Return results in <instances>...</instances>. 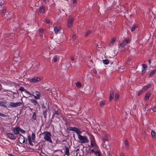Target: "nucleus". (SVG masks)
<instances>
[{"mask_svg":"<svg viewBox=\"0 0 156 156\" xmlns=\"http://www.w3.org/2000/svg\"><path fill=\"white\" fill-rule=\"evenodd\" d=\"M125 144L126 145V147L128 148L129 147V143L127 140H126L125 141Z\"/></svg>","mask_w":156,"mask_h":156,"instance_id":"nucleus-32","label":"nucleus"},{"mask_svg":"<svg viewBox=\"0 0 156 156\" xmlns=\"http://www.w3.org/2000/svg\"><path fill=\"white\" fill-rule=\"evenodd\" d=\"M44 2L45 3L48 2H49V0H43Z\"/></svg>","mask_w":156,"mask_h":156,"instance_id":"nucleus-55","label":"nucleus"},{"mask_svg":"<svg viewBox=\"0 0 156 156\" xmlns=\"http://www.w3.org/2000/svg\"><path fill=\"white\" fill-rule=\"evenodd\" d=\"M130 40L129 38H127L124 40L120 44V46L121 47H123L128 43H129Z\"/></svg>","mask_w":156,"mask_h":156,"instance_id":"nucleus-7","label":"nucleus"},{"mask_svg":"<svg viewBox=\"0 0 156 156\" xmlns=\"http://www.w3.org/2000/svg\"><path fill=\"white\" fill-rule=\"evenodd\" d=\"M39 12L42 14L45 12V7L43 5H41L39 8Z\"/></svg>","mask_w":156,"mask_h":156,"instance_id":"nucleus-10","label":"nucleus"},{"mask_svg":"<svg viewBox=\"0 0 156 156\" xmlns=\"http://www.w3.org/2000/svg\"><path fill=\"white\" fill-rule=\"evenodd\" d=\"M42 134L44 135V138L47 141H49L50 143H52V141L50 136H51V133L48 131H44Z\"/></svg>","mask_w":156,"mask_h":156,"instance_id":"nucleus-1","label":"nucleus"},{"mask_svg":"<svg viewBox=\"0 0 156 156\" xmlns=\"http://www.w3.org/2000/svg\"><path fill=\"white\" fill-rule=\"evenodd\" d=\"M37 118V114L36 112H34L33 113V116L32 117V119L34 120H35Z\"/></svg>","mask_w":156,"mask_h":156,"instance_id":"nucleus-27","label":"nucleus"},{"mask_svg":"<svg viewBox=\"0 0 156 156\" xmlns=\"http://www.w3.org/2000/svg\"><path fill=\"white\" fill-rule=\"evenodd\" d=\"M3 2H1L0 3V5H2V4H3Z\"/></svg>","mask_w":156,"mask_h":156,"instance_id":"nucleus-60","label":"nucleus"},{"mask_svg":"<svg viewBox=\"0 0 156 156\" xmlns=\"http://www.w3.org/2000/svg\"><path fill=\"white\" fill-rule=\"evenodd\" d=\"M121 156H124V155H121Z\"/></svg>","mask_w":156,"mask_h":156,"instance_id":"nucleus-64","label":"nucleus"},{"mask_svg":"<svg viewBox=\"0 0 156 156\" xmlns=\"http://www.w3.org/2000/svg\"><path fill=\"white\" fill-rule=\"evenodd\" d=\"M9 155L10 156H14L12 154H9Z\"/></svg>","mask_w":156,"mask_h":156,"instance_id":"nucleus-58","label":"nucleus"},{"mask_svg":"<svg viewBox=\"0 0 156 156\" xmlns=\"http://www.w3.org/2000/svg\"><path fill=\"white\" fill-rule=\"evenodd\" d=\"M90 144L91 146L92 147H93L95 145L96 143H95V141H94L91 140L90 141Z\"/></svg>","mask_w":156,"mask_h":156,"instance_id":"nucleus-34","label":"nucleus"},{"mask_svg":"<svg viewBox=\"0 0 156 156\" xmlns=\"http://www.w3.org/2000/svg\"><path fill=\"white\" fill-rule=\"evenodd\" d=\"M78 138L81 143H87L89 142L87 138L85 136H82L80 134H79Z\"/></svg>","mask_w":156,"mask_h":156,"instance_id":"nucleus-4","label":"nucleus"},{"mask_svg":"<svg viewBox=\"0 0 156 156\" xmlns=\"http://www.w3.org/2000/svg\"><path fill=\"white\" fill-rule=\"evenodd\" d=\"M148 88V87L146 86H145L142 89V91H146Z\"/></svg>","mask_w":156,"mask_h":156,"instance_id":"nucleus-46","label":"nucleus"},{"mask_svg":"<svg viewBox=\"0 0 156 156\" xmlns=\"http://www.w3.org/2000/svg\"><path fill=\"white\" fill-rule=\"evenodd\" d=\"M28 142H29V144L30 145H31V146H33L34 145V144H33L32 143V140H30V141H29Z\"/></svg>","mask_w":156,"mask_h":156,"instance_id":"nucleus-48","label":"nucleus"},{"mask_svg":"<svg viewBox=\"0 0 156 156\" xmlns=\"http://www.w3.org/2000/svg\"><path fill=\"white\" fill-rule=\"evenodd\" d=\"M20 127L19 126L16 127L14 128L13 129V133L17 135L20 134Z\"/></svg>","mask_w":156,"mask_h":156,"instance_id":"nucleus-11","label":"nucleus"},{"mask_svg":"<svg viewBox=\"0 0 156 156\" xmlns=\"http://www.w3.org/2000/svg\"><path fill=\"white\" fill-rule=\"evenodd\" d=\"M31 101L32 103L34 104V105L35 106L37 104H38L37 101L35 99H31Z\"/></svg>","mask_w":156,"mask_h":156,"instance_id":"nucleus-26","label":"nucleus"},{"mask_svg":"<svg viewBox=\"0 0 156 156\" xmlns=\"http://www.w3.org/2000/svg\"><path fill=\"white\" fill-rule=\"evenodd\" d=\"M137 27V26L136 25H133L131 28V31L132 32H133L134 30Z\"/></svg>","mask_w":156,"mask_h":156,"instance_id":"nucleus-30","label":"nucleus"},{"mask_svg":"<svg viewBox=\"0 0 156 156\" xmlns=\"http://www.w3.org/2000/svg\"><path fill=\"white\" fill-rule=\"evenodd\" d=\"M116 39L114 37L112 38L109 44V45L112 46L113 44L115 42V41Z\"/></svg>","mask_w":156,"mask_h":156,"instance_id":"nucleus-20","label":"nucleus"},{"mask_svg":"<svg viewBox=\"0 0 156 156\" xmlns=\"http://www.w3.org/2000/svg\"><path fill=\"white\" fill-rule=\"evenodd\" d=\"M94 154L95 156H101V154L100 150H98L96 151H95Z\"/></svg>","mask_w":156,"mask_h":156,"instance_id":"nucleus-18","label":"nucleus"},{"mask_svg":"<svg viewBox=\"0 0 156 156\" xmlns=\"http://www.w3.org/2000/svg\"><path fill=\"white\" fill-rule=\"evenodd\" d=\"M142 93V90H140L138 93V96H140L141 94Z\"/></svg>","mask_w":156,"mask_h":156,"instance_id":"nucleus-51","label":"nucleus"},{"mask_svg":"<svg viewBox=\"0 0 156 156\" xmlns=\"http://www.w3.org/2000/svg\"><path fill=\"white\" fill-rule=\"evenodd\" d=\"M35 144H37V141H35V140H34V141H32Z\"/></svg>","mask_w":156,"mask_h":156,"instance_id":"nucleus-57","label":"nucleus"},{"mask_svg":"<svg viewBox=\"0 0 156 156\" xmlns=\"http://www.w3.org/2000/svg\"><path fill=\"white\" fill-rule=\"evenodd\" d=\"M150 95L151 94L150 93H147L145 96V99L146 100H148Z\"/></svg>","mask_w":156,"mask_h":156,"instance_id":"nucleus-25","label":"nucleus"},{"mask_svg":"<svg viewBox=\"0 0 156 156\" xmlns=\"http://www.w3.org/2000/svg\"><path fill=\"white\" fill-rule=\"evenodd\" d=\"M20 131L23 134H25V133H26V132L25 131V130L23 129H22L20 127Z\"/></svg>","mask_w":156,"mask_h":156,"instance_id":"nucleus-41","label":"nucleus"},{"mask_svg":"<svg viewBox=\"0 0 156 156\" xmlns=\"http://www.w3.org/2000/svg\"><path fill=\"white\" fill-rule=\"evenodd\" d=\"M19 90L20 91L24 92H25L26 90L25 89L24 87H20V88L19 89Z\"/></svg>","mask_w":156,"mask_h":156,"instance_id":"nucleus-39","label":"nucleus"},{"mask_svg":"<svg viewBox=\"0 0 156 156\" xmlns=\"http://www.w3.org/2000/svg\"><path fill=\"white\" fill-rule=\"evenodd\" d=\"M60 30V27H54V30L55 33L56 34Z\"/></svg>","mask_w":156,"mask_h":156,"instance_id":"nucleus-21","label":"nucleus"},{"mask_svg":"<svg viewBox=\"0 0 156 156\" xmlns=\"http://www.w3.org/2000/svg\"><path fill=\"white\" fill-rule=\"evenodd\" d=\"M65 154L68 156L69 155V149L68 147L66 146H65Z\"/></svg>","mask_w":156,"mask_h":156,"instance_id":"nucleus-15","label":"nucleus"},{"mask_svg":"<svg viewBox=\"0 0 156 156\" xmlns=\"http://www.w3.org/2000/svg\"><path fill=\"white\" fill-rule=\"evenodd\" d=\"M36 95H34L33 96L34 97V99H40L41 97V94L38 91H36L35 92Z\"/></svg>","mask_w":156,"mask_h":156,"instance_id":"nucleus-13","label":"nucleus"},{"mask_svg":"<svg viewBox=\"0 0 156 156\" xmlns=\"http://www.w3.org/2000/svg\"><path fill=\"white\" fill-rule=\"evenodd\" d=\"M114 91L113 89H112L111 90L110 93V95L109 100L110 101L112 100V99H113V98L114 97Z\"/></svg>","mask_w":156,"mask_h":156,"instance_id":"nucleus-16","label":"nucleus"},{"mask_svg":"<svg viewBox=\"0 0 156 156\" xmlns=\"http://www.w3.org/2000/svg\"><path fill=\"white\" fill-rule=\"evenodd\" d=\"M106 103L105 101H101L100 103V107L101 108H102L103 107L104 105H105Z\"/></svg>","mask_w":156,"mask_h":156,"instance_id":"nucleus-28","label":"nucleus"},{"mask_svg":"<svg viewBox=\"0 0 156 156\" xmlns=\"http://www.w3.org/2000/svg\"><path fill=\"white\" fill-rule=\"evenodd\" d=\"M76 86L78 88H80L81 87V84L80 82H77L76 83Z\"/></svg>","mask_w":156,"mask_h":156,"instance_id":"nucleus-33","label":"nucleus"},{"mask_svg":"<svg viewBox=\"0 0 156 156\" xmlns=\"http://www.w3.org/2000/svg\"><path fill=\"white\" fill-rule=\"evenodd\" d=\"M53 111H54L52 117L55 116V115L59 116L61 115V110L58 108L57 106L54 105L53 106Z\"/></svg>","mask_w":156,"mask_h":156,"instance_id":"nucleus-3","label":"nucleus"},{"mask_svg":"<svg viewBox=\"0 0 156 156\" xmlns=\"http://www.w3.org/2000/svg\"><path fill=\"white\" fill-rule=\"evenodd\" d=\"M53 60L54 62H57V56L56 55L55 56L53 57Z\"/></svg>","mask_w":156,"mask_h":156,"instance_id":"nucleus-45","label":"nucleus"},{"mask_svg":"<svg viewBox=\"0 0 156 156\" xmlns=\"http://www.w3.org/2000/svg\"><path fill=\"white\" fill-rule=\"evenodd\" d=\"M22 105V103L18 102L17 103L10 102V105L12 107H16L18 106H19Z\"/></svg>","mask_w":156,"mask_h":156,"instance_id":"nucleus-8","label":"nucleus"},{"mask_svg":"<svg viewBox=\"0 0 156 156\" xmlns=\"http://www.w3.org/2000/svg\"><path fill=\"white\" fill-rule=\"evenodd\" d=\"M146 86L148 87V88L149 87H151V85L150 84H148V85H147Z\"/></svg>","mask_w":156,"mask_h":156,"instance_id":"nucleus-54","label":"nucleus"},{"mask_svg":"<svg viewBox=\"0 0 156 156\" xmlns=\"http://www.w3.org/2000/svg\"><path fill=\"white\" fill-rule=\"evenodd\" d=\"M79 149L78 148V149H76V151H79Z\"/></svg>","mask_w":156,"mask_h":156,"instance_id":"nucleus-62","label":"nucleus"},{"mask_svg":"<svg viewBox=\"0 0 156 156\" xmlns=\"http://www.w3.org/2000/svg\"><path fill=\"white\" fill-rule=\"evenodd\" d=\"M31 138L32 141H34L35 140V134L33 133H32Z\"/></svg>","mask_w":156,"mask_h":156,"instance_id":"nucleus-29","label":"nucleus"},{"mask_svg":"<svg viewBox=\"0 0 156 156\" xmlns=\"http://www.w3.org/2000/svg\"><path fill=\"white\" fill-rule=\"evenodd\" d=\"M142 66L143 68V69L142 70V74L143 75L146 71V70L147 68V66L145 64H143L142 65Z\"/></svg>","mask_w":156,"mask_h":156,"instance_id":"nucleus-14","label":"nucleus"},{"mask_svg":"<svg viewBox=\"0 0 156 156\" xmlns=\"http://www.w3.org/2000/svg\"><path fill=\"white\" fill-rule=\"evenodd\" d=\"M156 72V69L153 70L152 71H151V73L149 75V77H151L152 76H153L155 74V73Z\"/></svg>","mask_w":156,"mask_h":156,"instance_id":"nucleus-22","label":"nucleus"},{"mask_svg":"<svg viewBox=\"0 0 156 156\" xmlns=\"http://www.w3.org/2000/svg\"><path fill=\"white\" fill-rule=\"evenodd\" d=\"M7 137L11 140H15V138L14 134L7 133L6 134Z\"/></svg>","mask_w":156,"mask_h":156,"instance_id":"nucleus-12","label":"nucleus"},{"mask_svg":"<svg viewBox=\"0 0 156 156\" xmlns=\"http://www.w3.org/2000/svg\"><path fill=\"white\" fill-rule=\"evenodd\" d=\"M27 138L28 141L32 140L30 135L29 134L27 135Z\"/></svg>","mask_w":156,"mask_h":156,"instance_id":"nucleus-44","label":"nucleus"},{"mask_svg":"<svg viewBox=\"0 0 156 156\" xmlns=\"http://www.w3.org/2000/svg\"><path fill=\"white\" fill-rule=\"evenodd\" d=\"M151 134L153 137L156 136V133L154 130L152 131Z\"/></svg>","mask_w":156,"mask_h":156,"instance_id":"nucleus-36","label":"nucleus"},{"mask_svg":"<svg viewBox=\"0 0 156 156\" xmlns=\"http://www.w3.org/2000/svg\"><path fill=\"white\" fill-rule=\"evenodd\" d=\"M119 98V95L117 94L116 93L115 95V99L116 101H117Z\"/></svg>","mask_w":156,"mask_h":156,"instance_id":"nucleus-40","label":"nucleus"},{"mask_svg":"<svg viewBox=\"0 0 156 156\" xmlns=\"http://www.w3.org/2000/svg\"><path fill=\"white\" fill-rule=\"evenodd\" d=\"M18 135L19 136L17 137V139L20 143L26 144L27 143V139L25 138L23 135L21 134H20Z\"/></svg>","mask_w":156,"mask_h":156,"instance_id":"nucleus-2","label":"nucleus"},{"mask_svg":"<svg viewBox=\"0 0 156 156\" xmlns=\"http://www.w3.org/2000/svg\"><path fill=\"white\" fill-rule=\"evenodd\" d=\"M6 11V8H4L3 9L2 11L1 12V14L2 15L4 14Z\"/></svg>","mask_w":156,"mask_h":156,"instance_id":"nucleus-38","label":"nucleus"},{"mask_svg":"<svg viewBox=\"0 0 156 156\" xmlns=\"http://www.w3.org/2000/svg\"><path fill=\"white\" fill-rule=\"evenodd\" d=\"M73 4L74 5H76L77 4V0H72Z\"/></svg>","mask_w":156,"mask_h":156,"instance_id":"nucleus-43","label":"nucleus"},{"mask_svg":"<svg viewBox=\"0 0 156 156\" xmlns=\"http://www.w3.org/2000/svg\"><path fill=\"white\" fill-rule=\"evenodd\" d=\"M148 62L149 63V65H150L151 63V60L150 59L148 60Z\"/></svg>","mask_w":156,"mask_h":156,"instance_id":"nucleus-59","label":"nucleus"},{"mask_svg":"<svg viewBox=\"0 0 156 156\" xmlns=\"http://www.w3.org/2000/svg\"><path fill=\"white\" fill-rule=\"evenodd\" d=\"M48 111H43V114L44 116V117L45 119H46L47 117V112Z\"/></svg>","mask_w":156,"mask_h":156,"instance_id":"nucleus-31","label":"nucleus"},{"mask_svg":"<svg viewBox=\"0 0 156 156\" xmlns=\"http://www.w3.org/2000/svg\"><path fill=\"white\" fill-rule=\"evenodd\" d=\"M70 58L71 60L73 61L74 60V57L73 56H71L70 57Z\"/></svg>","mask_w":156,"mask_h":156,"instance_id":"nucleus-50","label":"nucleus"},{"mask_svg":"<svg viewBox=\"0 0 156 156\" xmlns=\"http://www.w3.org/2000/svg\"><path fill=\"white\" fill-rule=\"evenodd\" d=\"M45 22L47 23H50V21L48 20H45Z\"/></svg>","mask_w":156,"mask_h":156,"instance_id":"nucleus-52","label":"nucleus"},{"mask_svg":"<svg viewBox=\"0 0 156 156\" xmlns=\"http://www.w3.org/2000/svg\"><path fill=\"white\" fill-rule=\"evenodd\" d=\"M72 38L73 40H74L76 38V36L75 35H73L72 36Z\"/></svg>","mask_w":156,"mask_h":156,"instance_id":"nucleus-53","label":"nucleus"},{"mask_svg":"<svg viewBox=\"0 0 156 156\" xmlns=\"http://www.w3.org/2000/svg\"><path fill=\"white\" fill-rule=\"evenodd\" d=\"M95 152V151H94V149H91V150L90 151V154H91V153H94Z\"/></svg>","mask_w":156,"mask_h":156,"instance_id":"nucleus-49","label":"nucleus"},{"mask_svg":"<svg viewBox=\"0 0 156 156\" xmlns=\"http://www.w3.org/2000/svg\"><path fill=\"white\" fill-rule=\"evenodd\" d=\"M91 33V31L88 30L86 32V33L85 35V37H87L89 34Z\"/></svg>","mask_w":156,"mask_h":156,"instance_id":"nucleus-37","label":"nucleus"},{"mask_svg":"<svg viewBox=\"0 0 156 156\" xmlns=\"http://www.w3.org/2000/svg\"><path fill=\"white\" fill-rule=\"evenodd\" d=\"M0 116L3 117H6L7 116V115L5 114L2 113L0 112Z\"/></svg>","mask_w":156,"mask_h":156,"instance_id":"nucleus-47","label":"nucleus"},{"mask_svg":"<svg viewBox=\"0 0 156 156\" xmlns=\"http://www.w3.org/2000/svg\"><path fill=\"white\" fill-rule=\"evenodd\" d=\"M74 19L73 18H69L68 20V27H70L73 26V23Z\"/></svg>","mask_w":156,"mask_h":156,"instance_id":"nucleus-9","label":"nucleus"},{"mask_svg":"<svg viewBox=\"0 0 156 156\" xmlns=\"http://www.w3.org/2000/svg\"><path fill=\"white\" fill-rule=\"evenodd\" d=\"M9 39L10 40V42H11L12 41V39H11V37H10L9 38Z\"/></svg>","mask_w":156,"mask_h":156,"instance_id":"nucleus-61","label":"nucleus"},{"mask_svg":"<svg viewBox=\"0 0 156 156\" xmlns=\"http://www.w3.org/2000/svg\"><path fill=\"white\" fill-rule=\"evenodd\" d=\"M6 102L0 101V105L1 106L5 107H6Z\"/></svg>","mask_w":156,"mask_h":156,"instance_id":"nucleus-24","label":"nucleus"},{"mask_svg":"<svg viewBox=\"0 0 156 156\" xmlns=\"http://www.w3.org/2000/svg\"><path fill=\"white\" fill-rule=\"evenodd\" d=\"M42 78L39 77H35L31 79L30 81L31 83H35L37 82L40 81L42 80Z\"/></svg>","mask_w":156,"mask_h":156,"instance_id":"nucleus-6","label":"nucleus"},{"mask_svg":"<svg viewBox=\"0 0 156 156\" xmlns=\"http://www.w3.org/2000/svg\"><path fill=\"white\" fill-rule=\"evenodd\" d=\"M108 140V136L107 134L105 133L104 134V136H103L102 139V141L103 142H105L106 141Z\"/></svg>","mask_w":156,"mask_h":156,"instance_id":"nucleus-17","label":"nucleus"},{"mask_svg":"<svg viewBox=\"0 0 156 156\" xmlns=\"http://www.w3.org/2000/svg\"><path fill=\"white\" fill-rule=\"evenodd\" d=\"M67 129L70 131H73L76 133L77 134H79L81 133V132L77 128L75 127H69Z\"/></svg>","mask_w":156,"mask_h":156,"instance_id":"nucleus-5","label":"nucleus"},{"mask_svg":"<svg viewBox=\"0 0 156 156\" xmlns=\"http://www.w3.org/2000/svg\"><path fill=\"white\" fill-rule=\"evenodd\" d=\"M8 35H8V34H5V37H8Z\"/></svg>","mask_w":156,"mask_h":156,"instance_id":"nucleus-63","label":"nucleus"},{"mask_svg":"<svg viewBox=\"0 0 156 156\" xmlns=\"http://www.w3.org/2000/svg\"><path fill=\"white\" fill-rule=\"evenodd\" d=\"M25 93H27V94H29V95L34 96V93L32 94L30 93V92L27 91L26 90V91H25Z\"/></svg>","mask_w":156,"mask_h":156,"instance_id":"nucleus-42","label":"nucleus"},{"mask_svg":"<svg viewBox=\"0 0 156 156\" xmlns=\"http://www.w3.org/2000/svg\"><path fill=\"white\" fill-rule=\"evenodd\" d=\"M39 30L40 36L41 37H42L43 34L44 29H40Z\"/></svg>","mask_w":156,"mask_h":156,"instance_id":"nucleus-23","label":"nucleus"},{"mask_svg":"<svg viewBox=\"0 0 156 156\" xmlns=\"http://www.w3.org/2000/svg\"><path fill=\"white\" fill-rule=\"evenodd\" d=\"M103 63L106 65L108 64L109 62V61L108 59L104 60H103Z\"/></svg>","mask_w":156,"mask_h":156,"instance_id":"nucleus-35","label":"nucleus"},{"mask_svg":"<svg viewBox=\"0 0 156 156\" xmlns=\"http://www.w3.org/2000/svg\"><path fill=\"white\" fill-rule=\"evenodd\" d=\"M153 111L154 112H156V107H154L153 109Z\"/></svg>","mask_w":156,"mask_h":156,"instance_id":"nucleus-56","label":"nucleus"},{"mask_svg":"<svg viewBox=\"0 0 156 156\" xmlns=\"http://www.w3.org/2000/svg\"><path fill=\"white\" fill-rule=\"evenodd\" d=\"M41 107L43 111H48V108L44 104H43L41 105Z\"/></svg>","mask_w":156,"mask_h":156,"instance_id":"nucleus-19","label":"nucleus"}]
</instances>
